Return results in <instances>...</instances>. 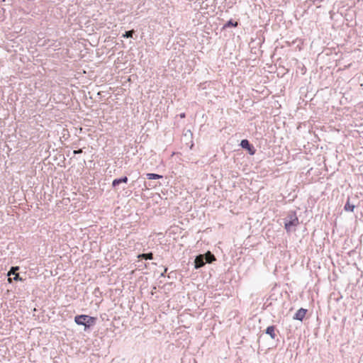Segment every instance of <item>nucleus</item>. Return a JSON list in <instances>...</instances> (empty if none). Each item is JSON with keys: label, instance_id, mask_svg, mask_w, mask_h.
Masks as SVG:
<instances>
[{"label": "nucleus", "instance_id": "nucleus-1", "mask_svg": "<svg viewBox=\"0 0 363 363\" xmlns=\"http://www.w3.org/2000/svg\"><path fill=\"white\" fill-rule=\"evenodd\" d=\"M284 220V227L287 232L294 231L296 227L299 224L298 218L295 212H290Z\"/></svg>", "mask_w": 363, "mask_h": 363}, {"label": "nucleus", "instance_id": "nucleus-2", "mask_svg": "<svg viewBox=\"0 0 363 363\" xmlns=\"http://www.w3.org/2000/svg\"><path fill=\"white\" fill-rule=\"evenodd\" d=\"M75 323L79 325H84V330H86L96 323V318L87 315H79L74 318Z\"/></svg>", "mask_w": 363, "mask_h": 363}, {"label": "nucleus", "instance_id": "nucleus-3", "mask_svg": "<svg viewBox=\"0 0 363 363\" xmlns=\"http://www.w3.org/2000/svg\"><path fill=\"white\" fill-rule=\"evenodd\" d=\"M205 263L204 256L203 255H199L194 260V267L196 269H199L202 267Z\"/></svg>", "mask_w": 363, "mask_h": 363}, {"label": "nucleus", "instance_id": "nucleus-4", "mask_svg": "<svg viewBox=\"0 0 363 363\" xmlns=\"http://www.w3.org/2000/svg\"><path fill=\"white\" fill-rule=\"evenodd\" d=\"M240 145L242 148L248 150L250 155H254L255 150H253V147L247 140H242L240 143Z\"/></svg>", "mask_w": 363, "mask_h": 363}, {"label": "nucleus", "instance_id": "nucleus-5", "mask_svg": "<svg viewBox=\"0 0 363 363\" xmlns=\"http://www.w3.org/2000/svg\"><path fill=\"white\" fill-rule=\"evenodd\" d=\"M307 310L304 308L298 309L294 316V319L302 320L306 314Z\"/></svg>", "mask_w": 363, "mask_h": 363}, {"label": "nucleus", "instance_id": "nucleus-6", "mask_svg": "<svg viewBox=\"0 0 363 363\" xmlns=\"http://www.w3.org/2000/svg\"><path fill=\"white\" fill-rule=\"evenodd\" d=\"M18 267H12L11 269L9 271V272L8 273V276L9 277H11V274L14 275L13 279L15 280V281H17V280H21V278L19 277V274H16L15 273V272L13 270H16L18 269ZM11 277H9L8 280L9 282H11Z\"/></svg>", "mask_w": 363, "mask_h": 363}, {"label": "nucleus", "instance_id": "nucleus-7", "mask_svg": "<svg viewBox=\"0 0 363 363\" xmlns=\"http://www.w3.org/2000/svg\"><path fill=\"white\" fill-rule=\"evenodd\" d=\"M203 255L204 256V259L206 262L211 263L212 262L216 260L215 256L213 254H211V252L209 251Z\"/></svg>", "mask_w": 363, "mask_h": 363}, {"label": "nucleus", "instance_id": "nucleus-8", "mask_svg": "<svg viewBox=\"0 0 363 363\" xmlns=\"http://www.w3.org/2000/svg\"><path fill=\"white\" fill-rule=\"evenodd\" d=\"M266 333L269 335L272 339H275L276 333H275V327L274 325H270L267 328Z\"/></svg>", "mask_w": 363, "mask_h": 363}, {"label": "nucleus", "instance_id": "nucleus-9", "mask_svg": "<svg viewBox=\"0 0 363 363\" xmlns=\"http://www.w3.org/2000/svg\"><path fill=\"white\" fill-rule=\"evenodd\" d=\"M128 180V179L127 177H123L119 179H115L112 182V186L115 187L117 185L120 184L121 183H127Z\"/></svg>", "mask_w": 363, "mask_h": 363}, {"label": "nucleus", "instance_id": "nucleus-10", "mask_svg": "<svg viewBox=\"0 0 363 363\" xmlns=\"http://www.w3.org/2000/svg\"><path fill=\"white\" fill-rule=\"evenodd\" d=\"M354 207H355V206L354 204L350 203V199H348L345 206H344V209L346 211L352 212L354 209Z\"/></svg>", "mask_w": 363, "mask_h": 363}, {"label": "nucleus", "instance_id": "nucleus-11", "mask_svg": "<svg viewBox=\"0 0 363 363\" xmlns=\"http://www.w3.org/2000/svg\"><path fill=\"white\" fill-rule=\"evenodd\" d=\"M138 257L140 258V259H152L153 254L152 252L143 253V254L139 255Z\"/></svg>", "mask_w": 363, "mask_h": 363}, {"label": "nucleus", "instance_id": "nucleus-12", "mask_svg": "<svg viewBox=\"0 0 363 363\" xmlns=\"http://www.w3.org/2000/svg\"><path fill=\"white\" fill-rule=\"evenodd\" d=\"M146 177L148 179H157L162 178V175H160L157 174H154V173H147L146 174Z\"/></svg>", "mask_w": 363, "mask_h": 363}, {"label": "nucleus", "instance_id": "nucleus-13", "mask_svg": "<svg viewBox=\"0 0 363 363\" xmlns=\"http://www.w3.org/2000/svg\"><path fill=\"white\" fill-rule=\"evenodd\" d=\"M134 32L133 30L125 31V33L123 34V37L125 38H132Z\"/></svg>", "mask_w": 363, "mask_h": 363}, {"label": "nucleus", "instance_id": "nucleus-14", "mask_svg": "<svg viewBox=\"0 0 363 363\" xmlns=\"http://www.w3.org/2000/svg\"><path fill=\"white\" fill-rule=\"evenodd\" d=\"M238 25V23L235 22V23H233L232 22V21H228V23L225 24V26H236Z\"/></svg>", "mask_w": 363, "mask_h": 363}, {"label": "nucleus", "instance_id": "nucleus-15", "mask_svg": "<svg viewBox=\"0 0 363 363\" xmlns=\"http://www.w3.org/2000/svg\"><path fill=\"white\" fill-rule=\"evenodd\" d=\"M82 152V149H79V150H74V155L80 154Z\"/></svg>", "mask_w": 363, "mask_h": 363}, {"label": "nucleus", "instance_id": "nucleus-16", "mask_svg": "<svg viewBox=\"0 0 363 363\" xmlns=\"http://www.w3.org/2000/svg\"><path fill=\"white\" fill-rule=\"evenodd\" d=\"M184 116H185V114H184V113H181V114H180V117H181V118H184Z\"/></svg>", "mask_w": 363, "mask_h": 363}]
</instances>
